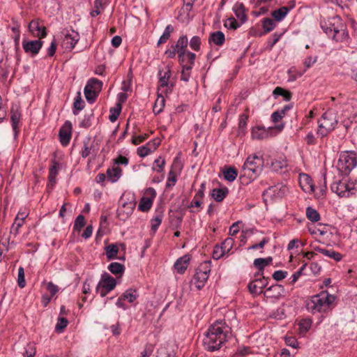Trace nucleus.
<instances>
[{
    "label": "nucleus",
    "instance_id": "nucleus-45",
    "mask_svg": "<svg viewBox=\"0 0 357 357\" xmlns=\"http://www.w3.org/2000/svg\"><path fill=\"white\" fill-rule=\"evenodd\" d=\"M276 27L275 21L271 18H264L262 20V28L265 33L272 31Z\"/></svg>",
    "mask_w": 357,
    "mask_h": 357
},
{
    "label": "nucleus",
    "instance_id": "nucleus-47",
    "mask_svg": "<svg viewBox=\"0 0 357 357\" xmlns=\"http://www.w3.org/2000/svg\"><path fill=\"white\" fill-rule=\"evenodd\" d=\"M59 163L56 161L53 162V165L50 168L49 171V182L52 183V185H54L56 183V177L59 172Z\"/></svg>",
    "mask_w": 357,
    "mask_h": 357
},
{
    "label": "nucleus",
    "instance_id": "nucleus-14",
    "mask_svg": "<svg viewBox=\"0 0 357 357\" xmlns=\"http://www.w3.org/2000/svg\"><path fill=\"white\" fill-rule=\"evenodd\" d=\"M171 76V70L169 67H166L158 72L159 88L158 90L167 91L172 89V86H169V80Z\"/></svg>",
    "mask_w": 357,
    "mask_h": 357
},
{
    "label": "nucleus",
    "instance_id": "nucleus-56",
    "mask_svg": "<svg viewBox=\"0 0 357 357\" xmlns=\"http://www.w3.org/2000/svg\"><path fill=\"white\" fill-rule=\"evenodd\" d=\"M234 245V240L231 237H228L220 245L222 246L226 254L228 255L229 252L232 249Z\"/></svg>",
    "mask_w": 357,
    "mask_h": 357
},
{
    "label": "nucleus",
    "instance_id": "nucleus-9",
    "mask_svg": "<svg viewBox=\"0 0 357 357\" xmlns=\"http://www.w3.org/2000/svg\"><path fill=\"white\" fill-rule=\"evenodd\" d=\"M99 150L98 140L88 137L83 142V148L81 151L82 158H86L92 155L96 156Z\"/></svg>",
    "mask_w": 357,
    "mask_h": 357
},
{
    "label": "nucleus",
    "instance_id": "nucleus-10",
    "mask_svg": "<svg viewBox=\"0 0 357 357\" xmlns=\"http://www.w3.org/2000/svg\"><path fill=\"white\" fill-rule=\"evenodd\" d=\"M285 290L282 285L273 284L264 291V296L270 299L272 302H275L284 296Z\"/></svg>",
    "mask_w": 357,
    "mask_h": 357
},
{
    "label": "nucleus",
    "instance_id": "nucleus-63",
    "mask_svg": "<svg viewBox=\"0 0 357 357\" xmlns=\"http://www.w3.org/2000/svg\"><path fill=\"white\" fill-rule=\"evenodd\" d=\"M68 324V321L67 319L64 317H59L57 320V323L55 327L56 331H61L64 329Z\"/></svg>",
    "mask_w": 357,
    "mask_h": 357
},
{
    "label": "nucleus",
    "instance_id": "nucleus-21",
    "mask_svg": "<svg viewBox=\"0 0 357 357\" xmlns=\"http://www.w3.org/2000/svg\"><path fill=\"white\" fill-rule=\"evenodd\" d=\"M267 282L264 278L257 279L248 284V289L252 294L259 295L262 293V289L266 286Z\"/></svg>",
    "mask_w": 357,
    "mask_h": 357
},
{
    "label": "nucleus",
    "instance_id": "nucleus-25",
    "mask_svg": "<svg viewBox=\"0 0 357 357\" xmlns=\"http://www.w3.org/2000/svg\"><path fill=\"white\" fill-rule=\"evenodd\" d=\"M122 176V169L120 167L113 165L107 170V179L112 183H116Z\"/></svg>",
    "mask_w": 357,
    "mask_h": 357
},
{
    "label": "nucleus",
    "instance_id": "nucleus-38",
    "mask_svg": "<svg viewBox=\"0 0 357 357\" xmlns=\"http://www.w3.org/2000/svg\"><path fill=\"white\" fill-rule=\"evenodd\" d=\"M107 269L112 274L121 276L124 273L125 266L119 262H112L108 266Z\"/></svg>",
    "mask_w": 357,
    "mask_h": 357
},
{
    "label": "nucleus",
    "instance_id": "nucleus-50",
    "mask_svg": "<svg viewBox=\"0 0 357 357\" xmlns=\"http://www.w3.org/2000/svg\"><path fill=\"white\" fill-rule=\"evenodd\" d=\"M223 175L225 180L232 182L236 178L238 174L234 168L229 167L223 172Z\"/></svg>",
    "mask_w": 357,
    "mask_h": 357
},
{
    "label": "nucleus",
    "instance_id": "nucleus-36",
    "mask_svg": "<svg viewBox=\"0 0 357 357\" xmlns=\"http://www.w3.org/2000/svg\"><path fill=\"white\" fill-rule=\"evenodd\" d=\"M273 259L271 257L266 258H257L254 260V266L259 272H263L264 268L271 264Z\"/></svg>",
    "mask_w": 357,
    "mask_h": 357
},
{
    "label": "nucleus",
    "instance_id": "nucleus-6",
    "mask_svg": "<svg viewBox=\"0 0 357 357\" xmlns=\"http://www.w3.org/2000/svg\"><path fill=\"white\" fill-rule=\"evenodd\" d=\"M103 83L102 81L95 77L88 79L84 89V93L86 100L89 104L96 102L99 93L102 91Z\"/></svg>",
    "mask_w": 357,
    "mask_h": 357
},
{
    "label": "nucleus",
    "instance_id": "nucleus-17",
    "mask_svg": "<svg viewBox=\"0 0 357 357\" xmlns=\"http://www.w3.org/2000/svg\"><path fill=\"white\" fill-rule=\"evenodd\" d=\"M299 183L300 186L303 191L307 193H312L314 192V183L312 178L306 174H300L299 177Z\"/></svg>",
    "mask_w": 357,
    "mask_h": 357
},
{
    "label": "nucleus",
    "instance_id": "nucleus-34",
    "mask_svg": "<svg viewBox=\"0 0 357 357\" xmlns=\"http://www.w3.org/2000/svg\"><path fill=\"white\" fill-rule=\"evenodd\" d=\"M340 40L341 42L345 43L348 45L349 40V32L344 25L342 24L340 29H336V41Z\"/></svg>",
    "mask_w": 357,
    "mask_h": 357
},
{
    "label": "nucleus",
    "instance_id": "nucleus-8",
    "mask_svg": "<svg viewBox=\"0 0 357 357\" xmlns=\"http://www.w3.org/2000/svg\"><path fill=\"white\" fill-rule=\"evenodd\" d=\"M357 194V188L353 182H349L347 177H343L336 182V195L340 197H349Z\"/></svg>",
    "mask_w": 357,
    "mask_h": 357
},
{
    "label": "nucleus",
    "instance_id": "nucleus-24",
    "mask_svg": "<svg viewBox=\"0 0 357 357\" xmlns=\"http://www.w3.org/2000/svg\"><path fill=\"white\" fill-rule=\"evenodd\" d=\"M27 217L26 212L19 211L11 227V233L15 236L18 234L20 227L24 225V220Z\"/></svg>",
    "mask_w": 357,
    "mask_h": 357
},
{
    "label": "nucleus",
    "instance_id": "nucleus-35",
    "mask_svg": "<svg viewBox=\"0 0 357 357\" xmlns=\"http://www.w3.org/2000/svg\"><path fill=\"white\" fill-rule=\"evenodd\" d=\"M85 103L82 98V94L80 91H78L74 99L73 102V114L77 115L79 112L82 110L84 107Z\"/></svg>",
    "mask_w": 357,
    "mask_h": 357
},
{
    "label": "nucleus",
    "instance_id": "nucleus-15",
    "mask_svg": "<svg viewBox=\"0 0 357 357\" xmlns=\"http://www.w3.org/2000/svg\"><path fill=\"white\" fill-rule=\"evenodd\" d=\"M28 28L33 37L44 38L47 35L45 26L41 25L38 20H33L31 21L29 24Z\"/></svg>",
    "mask_w": 357,
    "mask_h": 357
},
{
    "label": "nucleus",
    "instance_id": "nucleus-3",
    "mask_svg": "<svg viewBox=\"0 0 357 357\" xmlns=\"http://www.w3.org/2000/svg\"><path fill=\"white\" fill-rule=\"evenodd\" d=\"M264 167V159L262 156L256 154L250 155L247 158L243 166L242 174L243 178L248 177L246 183L250 182L251 180L255 178L260 174Z\"/></svg>",
    "mask_w": 357,
    "mask_h": 357
},
{
    "label": "nucleus",
    "instance_id": "nucleus-43",
    "mask_svg": "<svg viewBox=\"0 0 357 357\" xmlns=\"http://www.w3.org/2000/svg\"><path fill=\"white\" fill-rule=\"evenodd\" d=\"M139 296L136 289H128L123 294L122 297L130 303H133Z\"/></svg>",
    "mask_w": 357,
    "mask_h": 357
},
{
    "label": "nucleus",
    "instance_id": "nucleus-11",
    "mask_svg": "<svg viewBox=\"0 0 357 357\" xmlns=\"http://www.w3.org/2000/svg\"><path fill=\"white\" fill-rule=\"evenodd\" d=\"M156 196L155 189L152 188H148L144 196L140 199L138 205V209L143 212H147L151 208L153 200Z\"/></svg>",
    "mask_w": 357,
    "mask_h": 357
},
{
    "label": "nucleus",
    "instance_id": "nucleus-7",
    "mask_svg": "<svg viewBox=\"0 0 357 357\" xmlns=\"http://www.w3.org/2000/svg\"><path fill=\"white\" fill-rule=\"evenodd\" d=\"M116 286V280L109 273H104L101 275L100 280L96 287V291L101 297H105Z\"/></svg>",
    "mask_w": 357,
    "mask_h": 357
},
{
    "label": "nucleus",
    "instance_id": "nucleus-54",
    "mask_svg": "<svg viewBox=\"0 0 357 357\" xmlns=\"http://www.w3.org/2000/svg\"><path fill=\"white\" fill-rule=\"evenodd\" d=\"M165 107V99L162 96H158L153 106V112L156 114H160Z\"/></svg>",
    "mask_w": 357,
    "mask_h": 357
},
{
    "label": "nucleus",
    "instance_id": "nucleus-20",
    "mask_svg": "<svg viewBox=\"0 0 357 357\" xmlns=\"http://www.w3.org/2000/svg\"><path fill=\"white\" fill-rule=\"evenodd\" d=\"M71 138V123L66 121L59 130V139L62 145L66 146L69 144Z\"/></svg>",
    "mask_w": 357,
    "mask_h": 357
},
{
    "label": "nucleus",
    "instance_id": "nucleus-44",
    "mask_svg": "<svg viewBox=\"0 0 357 357\" xmlns=\"http://www.w3.org/2000/svg\"><path fill=\"white\" fill-rule=\"evenodd\" d=\"M155 149V146L151 147V144L148 143L144 146H139L137 152L139 156L144 158L151 153Z\"/></svg>",
    "mask_w": 357,
    "mask_h": 357
},
{
    "label": "nucleus",
    "instance_id": "nucleus-16",
    "mask_svg": "<svg viewBox=\"0 0 357 357\" xmlns=\"http://www.w3.org/2000/svg\"><path fill=\"white\" fill-rule=\"evenodd\" d=\"M288 192V188L286 185L278 184L274 186L268 188L265 192L264 195H267L273 199H280L285 196Z\"/></svg>",
    "mask_w": 357,
    "mask_h": 357
},
{
    "label": "nucleus",
    "instance_id": "nucleus-27",
    "mask_svg": "<svg viewBox=\"0 0 357 357\" xmlns=\"http://www.w3.org/2000/svg\"><path fill=\"white\" fill-rule=\"evenodd\" d=\"M334 18H328L327 20L321 21V27L322 30L332 39L335 38V27L333 22Z\"/></svg>",
    "mask_w": 357,
    "mask_h": 357
},
{
    "label": "nucleus",
    "instance_id": "nucleus-37",
    "mask_svg": "<svg viewBox=\"0 0 357 357\" xmlns=\"http://www.w3.org/2000/svg\"><path fill=\"white\" fill-rule=\"evenodd\" d=\"M284 31L281 32H275L273 34H272L267 40L266 44V48L268 50H271L274 45L280 40V38L283 36L284 33Z\"/></svg>",
    "mask_w": 357,
    "mask_h": 357
},
{
    "label": "nucleus",
    "instance_id": "nucleus-46",
    "mask_svg": "<svg viewBox=\"0 0 357 357\" xmlns=\"http://www.w3.org/2000/svg\"><path fill=\"white\" fill-rule=\"evenodd\" d=\"M135 204L132 202H124L121 207L118 208V214L121 215L122 213H126V216L130 215L134 209Z\"/></svg>",
    "mask_w": 357,
    "mask_h": 357
},
{
    "label": "nucleus",
    "instance_id": "nucleus-59",
    "mask_svg": "<svg viewBox=\"0 0 357 357\" xmlns=\"http://www.w3.org/2000/svg\"><path fill=\"white\" fill-rule=\"evenodd\" d=\"M85 225V218L82 215H79L74 222L73 229L79 231Z\"/></svg>",
    "mask_w": 357,
    "mask_h": 357
},
{
    "label": "nucleus",
    "instance_id": "nucleus-62",
    "mask_svg": "<svg viewBox=\"0 0 357 357\" xmlns=\"http://www.w3.org/2000/svg\"><path fill=\"white\" fill-rule=\"evenodd\" d=\"M17 284L20 288H24L26 286L24 271L22 266L18 268Z\"/></svg>",
    "mask_w": 357,
    "mask_h": 357
},
{
    "label": "nucleus",
    "instance_id": "nucleus-39",
    "mask_svg": "<svg viewBox=\"0 0 357 357\" xmlns=\"http://www.w3.org/2000/svg\"><path fill=\"white\" fill-rule=\"evenodd\" d=\"M119 248L115 244H110L105 247V254L108 260L116 259Z\"/></svg>",
    "mask_w": 357,
    "mask_h": 357
},
{
    "label": "nucleus",
    "instance_id": "nucleus-60",
    "mask_svg": "<svg viewBox=\"0 0 357 357\" xmlns=\"http://www.w3.org/2000/svg\"><path fill=\"white\" fill-rule=\"evenodd\" d=\"M227 255L221 245H215L213 251V257L214 259H220L222 257Z\"/></svg>",
    "mask_w": 357,
    "mask_h": 357
},
{
    "label": "nucleus",
    "instance_id": "nucleus-13",
    "mask_svg": "<svg viewBox=\"0 0 357 357\" xmlns=\"http://www.w3.org/2000/svg\"><path fill=\"white\" fill-rule=\"evenodd\" d=\"M22 45L23 50L26 54L36 56L42 48L43 42L40 40H29L24 39Z\"/></svg>",
    "mask_w": 357,
    "mask_h": 357
},
{
    "label": "nucleus",
    "instance_id": "nucleus-42",
    "mask_svg": "<svg viewBox=\"0 0 357 357\" xmlns=\"http://www.w3.org/2000/svg\"><path fill=\"white\" fill-rule=\"evenodd\" d=\"M174 31V27L172 24H168L166 27L165 31H163L162 36L160 37L159 40H158V46L160 45L162 43H166L169 38H170L171 33Z\"/></svg>",
    "mask_w": 357,
    "mask_h": 357
},
{
    "label": "nucleus",
    "instance_id": "nucleus-41",
    "mask_svg": "<svg viewBox=\"0 0 357 357\" xmlns=\"http://www.w3.org/2000/svg\"><path fill=\"white\" fill-rule=\"evenodd\" d=\"M165 163L166 162L165 158L159 156L154 160L151 169L153 172H156L158 173H162L165 169Z\"/></svg>",
    "mask_w": 357,
    "mask_h": 357
},
{
    "label": "nucleus",
    "instance_id": "nucleus-64",
    "mask_svg": "<svg viewBox=\"0 0 357 357\" xmlns=\"http://www.w3.org/2000/svg\"><path fill=\"white\" fill-rule=\"evenodd\" d=\"M46 287L47 291L50 292V294L53 297L56 295V294L59 291V288L57 285L54 284L52 282H49L46 284Z\"/></svg>",
    "mask_w": 357,
    "mask_h": 357
},
{
    "label": "nucleus",
    "instance_id": "nucleus-18",
    "mask_svg": "<svg viewBox=\"0 0 357 357\" xmlns=\"http://www.w3.org/2000/svg\"><path fill=\"white\" fill-rule=\"evenodd\" d=\"M190 259V255H185L179 257L174 264V271L178 274H183L189 266Z\"/></svg>",
    "mask_w": 357,
    "mask_h": 357
},
{
    "label": "nucleus",
    "instance_id": "nucleus-48",
    "mask_svg": "<svg viewBox=\"0 0 357 357\" xmlns=\"http://www.w3.org/2000/svg\"><path fill=\"white\" fill-rule=\"evenodd\" d=\"M287 162L282 158L275 159L271 162V168L275 172H279L286 167Z\"/></svg>",
    "mask_w": 357,
    "mask_h": 357
},
{
    "label": "nucleus",
    "instance_id": "nucleus-31",
    "mask_svg": "<svg viewBox=\"0 0 357 357\" xmlns=\"http://www.w3.org/2000/svg\"><path fill=\"white\" fill-rule=\"evenodd\" d=\"M225 41V34L220 31H215L210 34L208 42L213 43L215 45L221 46L224 44Z\"/></svg>",
    "mask_w": 357,
    "mask_h": 357
},
{
    "label": "nucleus",
    "instance_id": "nucleus-30",
    "mask_svg": "<svg viewBox=\"0 0 357 357\" xmlns=\"http://www.w3.org/2000/svg\"><path fill=\"white\" fill-rule=\"evenodd\" d=\"M330 230H331V227H329L328 226L321 225L319 227H317L316 229L313 230V231H312V232L315 234H320L321 236H323V238L320 239L319 242L324 243H326L325 240H328V239L331 238V237L332 236V234Z\"/></svg>",
    "mask_w": 357,
    "mask_h": 357
},
{
    "label": "nucleus",
    "instance_id": "nucleus-12",
    "mask_svg": "<svg viewBox=\"0 0 357 357\" xmlns=\"http://www.w3.org/2000/svg\"><path fill=\"white\" fill-rule=\"evenodd\" d=\"M79 40V35L78 32L74 30L67 31L62 40L61 46L65 50L70 51L75 47Z\"/></svg>",
    "mask_w": 357,
    "mask_h": 357
},
{
    "label": "nucleus",
    "instance_id": "nucleus-2",
    "mask_svg": "<svg viewBox=\"0 0 357 357\" xmlns=\"http://www.w3.org/2000/svg\"><path fill=\"white\" fill-rule=\"evenodd\" d=\"M335 301V296L328 290H322L312 296L306 303V307L312 314L326 312Z\"/></svg>",
    "mask_w": 357,
    "mask_h": 357
},
{
    "label": "nucleus",
    "instance_id": "nucleus-49",
    "mask_svg": "<svg viewBox=\"0 0 357 357\" xmlns=\"http://www.w3.org/2000/svg\"><path fill=\"white\" fill-rule=\"evenodd\" d=\"M204 197V194L202 192V191H197L191 203L190 206V207H196V208H200L202 203V199Z\"/></svg>",
    "mask_w": 357,
    "mask_h": 357
},
{
    "label": "nucleus",
    "instance_id": "nucleus-1",
    "mask_svg": "<svg viewBox=\"0 0 357 357\" xmlns=\"http://www.w3.org/2000/svg\"><path fill=\"white\" fill-rule=\"evenodd\" d=\"M231 328L223 320L216 321L207 330L203 339L205 349L209 351L218 350L228 340Z\"/></svg>",
    "mask_w": 357,
    "mask_h": 357
},
{
    "label": "nucleus",
    "instance_id": "nucleus-40",
    "mask_svg": "<svg viewBox=\"0 0 357 357\" xmlns=\"http://www.w3.org/2000/svg\"><path fill=\"white\" fill-rule=\"evenodd\" d=\"M289 11V9L287 7L283 6L273 11L271 15L275 20L280 22L286 17Z\"/></svg>",
    "mask_w": 357,
    "mask_h": 357
},
{
    "label": "nucleus",
    "instance_id": "nucleus-5",
    "mask_svg": "<svg viewBox=\"0 0 357 357\" xmlns=\"http://www.w3.org/2000/svg\"><path fill=\"white\" fill-rule=\"evenodd\" d=\"M211 270V261H204L201 263L196 269L195 274L192 280V284L198 289L202 288L208 280Z\"/></svg>",
    "mask_w": 357,
    "mask_h": 357
},
{
    "label": "nucleus",
    "instance_id": "nucleus-23",
    "mask_svg": "<svg viewBox=\"0 0 357 357\" xmlns=\"http://www.w3.org/2000/svg\"><path fill=\"white\" fill-rule=\"evenodd\" d=\"M232 10L234 13L236 18L243 24L247 20V15L245 14V8L243 3L236 2L232 8Z\"/></svg>",
    "mask_w": 357,
    "mask_h": 357
},
{
    "label": "nucleus",
    "instance_id": "nucleus-53",
    "mask_svg": "<svg viewBox=\"0 0 357 357\" xmlns=\"http://www.w3.org/2000/svg\"><path fill=\"white\" fill-rule=\"evenodd\" d=\"M248 115L245 114H242L239 116L238 120V132H242L243 134L245 133L246 127H247V122H248Z\"/></svg>",
    "mask_w": 357,
    "mask_h": 357
},
{
    "label": "nucleus",
    "instance_id": "nucleus-28",
    "mask_svg": "<svg viewBox=\"0 0 357 357\" xmlns=\"http://www.w3.org/2000/svg\"><path fill=\"white\" fill-rule=\"evenodd\" d=\"M269 131L264 127L255 126L251 130L252 138L255 139H263L268 137Z\"/></svg>",
    "mask_w": 357,
    "mask_h": 357
},
{
    "label": "nucleus",
    "instance_id": "nucleus-52",
    "mask_svg": "<svg viewBox=\"0 0 357 357\" xmlns=\"http://www.w3.org/2000/svg\"><path fill=\"white\" fill-rule=\"evenodd\" d=\"M202 40L201 38L198 36H193L189 41L190 47L196 52L200 50Z\"/></svg>",
    "mask_w": 357,
    "mask_h": 357
},
{
    "label": "nucleus",
    "instance_id": "nucleus-55",
    "mask_svg": "<svg viewBox=\"0 0 357 357\" xmlns=\"http://www.w3.org/2000/svg\"><path fill=\"white\" fill-rule=\"evenodd\" d=\"M182 70L181 75V80L188 82L191 75V70L193 67L190 66H181Z\"/></svg>",
    "mask_w": 357,
    "mask_h": 357
},
{
    "label": "nucleus",
    "instance_id": "nucleus-29",
    "mask_svg": "<svg viewBox=\"0 0 357 357\" xmlns=\"http://www.w3.org/2000/svg\"><path fill=\"white\" fill-rule=\"evenodd\" d=\"M109 3V0H95L94 8L90 13L91 17L98 16Z\"/></svg>",
    "mask_w": 357,
    "mask_h": 357
},
{
    "label": "nucleus",
    "instance_id": "nucleus-26",
    "mask_svg": "<svg viewBox=\"0 0 357 357\" xmlns=\"http://www.w3.org/2000/svg\"><path fill=\"white\" fill-rule=\"evenodd\" d=\"M188 44V39L187 36L183 35L178 38L176 44L172 45L177 51V54L178 55L180 54V56H183V52L187 51Z\"/></svg>",
    "mask_w": 357,
    "mask_h": 357
},
{
    "label": "nucleus",
    "instance_id": "nucleus-51",
    "mask_svg": "<svg viewBox=\"0 0 357 357\" xmlns=\"http://www.w3.org/2000/svg\"><path fill=\"white\" fill-rule=\"evenodd\" d=\"M306 216L312 222H317L320 219L319 213L310 206L306 208Z\"/></svg>",
    "mask_w": 357,
    "mask_h": 357
},
{
    "label": "nucleus",
    "instance_id": "nucleus-22",
    "mask_svg": "<svg viewBox=\"0 0 357 357\" xmlns=\"http://www.w3.org/2000/svg\"><path fill=\"white\" fill-rule=\"evenodd\" d=\"M196 54L190 51H185L183 54V56L178 55V62L181 66H190L193 67L195 65V61Z\"/></svg>",
    "mask_w": 357,
    "mask_h": 357
},
{
    "label": "nucleus",
    "instance_id": "nucleus-57",
    "mask_svg": "<svg viewBox=\"0 0 357 357\" xmlns=\"http://www.w3.org/2000/svg\"><path fill=\"white\" fill-rule=\"evenodd\" d=\"M241 22L238 23L234 17L228 18L225 22V26L229 29L235 30L241 26Z\"/></svg>",
    "mask_w": 357,
    "mask_h": 357
},
{
    "label": "nucleus",
    "instance_id": "nucleus-58",
    "mask_svg": "<svg viewBox=\"0 0 357 357\" xmlns=\"http://www.w3.org/2000/svg\"><path fill=\"white\" fill-rule=\"evenodd\" d=\"M162 217L163 215L162 213H158L151 220V229L154 232L157 231L159 226L160 225L162 220Z\"/></svg>",
    "mask_w": 357,
    "mask_h": 357
},
{
    "label": "nucleus",
    "instance_id": "nucleus-33",
    "mask_svg": "<svg viewBox=\"0 0 357 357\" xmlns=\"http://www.w3.org/2000/svg\"><path fill=\"white\" fill-rule=\"evenodd\" d=\"M174 169H177V166L175 163L172 165L168 174L167 181L166 183V187L168 188L174 186L177 181L178 174Z\"/></svg>",
    "mask_w": 357,
    "mask_h": 357
},
{
    "label": "nucleus",
    "instance_id": "nucleus-61",
    "mask_svg": "<svg viewBox=\"0 0 357 357\" xmlns=\"http://www.w3.org/2000/svg\"><path fill=\"white\" fill-rule=\"evenodd\" d=\"M128 158L121 155H119L113 159V165H116L117 167H119L120 165L126 167L128 165Z\"/></svg>",
    "mask_w": 357,
    "mask_h": 357
},
{
    "label": "nucleus",
    "instance_id": "nucleus-4",
    "mask_svg": "<svg viewBox=\"0 0 357 357\" xmlns=\"http://www.w3.org/2000/svg\"><path fill=\"white\" fill-rule=\"evenodd\" d=\"M357 165V158L352 152H343L340 155L337 169L342 176H348Z\"/></svg>",
    "mask_w": 357,
    "mask_h": 357
},
{
    "label": "nucleus",
    "instance_id": "nucleus-32",
    "mask_svg": "<svg viewBox=\"0 0 357 357\" xmlns=\"http://www.w3.org/2000/svg\"><path fill=\"white\" fill-rule=\"evenodd\" d=\"M228 192V188L226 187L221 188H214L212 190L211 195L216 202H220L223 201V199L227 195Z\"/></svg>",
    "mask_w": 357,
    "mask_h": 357
},
{
    "label": "nucleus",
    "instance_id": "nucleus-19",
    "mask_svg": "<svg viewBox=\"0 0 357 357\" xmlns=\"http://www.w3.org/2000/svg\"><path fill=\"white\" fill-rule=\"evenodd\" d=\"M21 112L19 109V107L17 105H13L10 109V121L12 124V128L15 132V136L17 135L20 121L21 119Z\"/></svg>",
    "mask_w": 357,
    "mask_h": 357
}]
</instances>
